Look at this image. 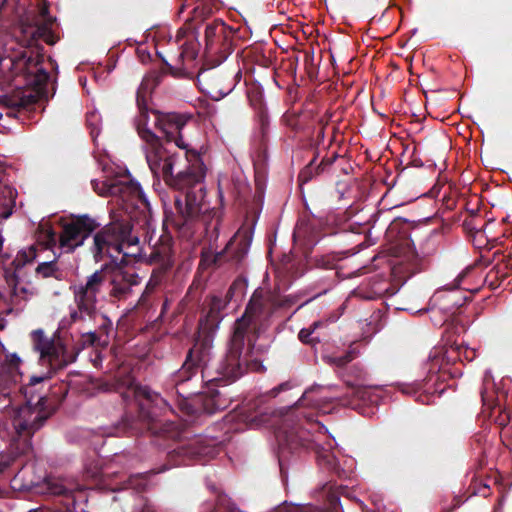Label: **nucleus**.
<instances>
[{
	"instance_id": "54",
	"label": "nucleus",
	"mask_w": 512,
	"mask_h": 512,
	"mask_svg": "<svg viewBox=\"0 0 512 512\" xmlns=\"http://www.w3.org/2000/svg\"><path fill=\"white\" fill-rule=\"evenodd\" d=\"M216 301H218V299L215 297L213 298V305L216 306Z\"/></svg>"
},
{
	"instance_id": "6",
	"label": "nucleus",
	"mask_w": 512,
	"mask_h": 512,
	"mask_svg": "<svg viewBox=\"0 0 512 512\" xmlns=\"http://www.w3.org/2000/svg\"><path fill=\"white\" fill-rule=\"evenodd\" d=\"M293 249L290 250V280L304 275L309 268V257L315 245L313 233L305 221L298 222L293 231Z\"/></svg>"
},
{
	"instance_id": "1",
	"label": "nucleus",
	"mask_w": 512,
	"mask_h": 512,
	"mask_svg": "<svg viewBox=\"0 0 512 512\" xmlns=\"http://www.w3.org/2000/svg\"><path fill=\"white\" fill-rule=\"evenodd\" d=\"M144 144L148 166L156 177H161L166 185L176 190H184L203 184L207 167L197 150H185L188 166L182 167V156L165 148L156 134H148Z\"/></svg>"
},
{
	"instance_id": "55",
	"label": "nucleus",
	"mask_w": 512,
	"mask_h": 512,
	"mask_svg": "<svg viewBox=\"0 0 512 512\" xmlns=\"http://www.w3.org/2000/svg\"><path fill=\"white\" fill-rule=\"evenodd\" d=\"M289 303H290V306H291L292 304H294V303H295V302L293 301L292 297H290Z\"/></svg>"
},
{
	"instance_id": "26",
	"label": "nucleus",
	"mask_w": 512,
	"mask_h": 512,
	"mask_svg": "<svg viewBox=\"0 0 512 512\" xmlns=\"http://www.w3.org/2000/svg\"><path fill=\"white\" fill-rule=\"evenodd\" d=\"M412 258L414 260L413 263L409 265H404L402 263H399L395 265L392 269V274L395 278H398V281H401V285L411 276H413L415 273L419 271V268L416 264V256L414 253H412Z\"/></svg>"
},
{
	"instance_id": "24",
	"label": "nucleus",
	"mask_w": 512,
	"mask_h": 512,
	"mask_svg": "<svg viewBox=\"0 0 512 512\" xmlns=\"http://www.w3.org/2000/svg\"><path fill=\"white\" fill-rule=\"evenodd\" d=\"M286 408L283 407L278 410H273L271 413H263L259 416V419L253 420L254 426L268 425L271 427H277L280 423L285 422Z\"/></svg>"
},
{
	"instance_id": "52",
	"label": "nucleus",
	"mask_w": 512,
	"mask_h": 512,
	"mask_svg": "<svg viewBox=\"0 0 512 512\" xmlns=\"http://www.w3.org/2000/svg\"><path fill=\"white\" fill-rule=\"evenodd\" d=\"M55 493H57V494H64L65 491L63 489H59V490L55 491Z\"/></svg>"
},
{
	"instance_id": "3",
	"label": "nucleus",
	"mask_w": 512,
	"mask_h": 512,
	"mask_svg": "<svg viewBox=\"0 0 512 512\" xmlns=\"http://www.w3.org/2000/svg\"><path fill=\"white\" fill-rule=\"evenodd\" d=\"M106 281L107 273L102 268L88 276L84 283L70 286L76 305V310L70 314L74 322L84 320L86 317L93 318L97 314L99 295Z\"/></svg>"
},
{
	"instance_id": "27",
	"label": "nucleus",
	"mask_w": 512,
	"mask_h": 512,
	"mask_svg": "<svg viewBox=\"0 0 512 512\" xmlns=\"http://www.w3.org/2000/svg\"><path fill=\"white\" fill-rule=\"evenodd\" d=\"M315 159L313 158L310 160V162L299 172L298 175V186L299 190L302 196V200L304 202V205H306L304 193H303V186L304 184L308 183L316 174L319 173L320 166L317 168H314Z\"/></svg>"
},
{
	"instance_id": "41",
	"label": "nucleus",
	"mask_w": 512,
	"mask_h": 512,
	"mask_svg": "<svg viewBox=\"0 0 512 512\" xmlns=\"http://www.w3.org/2000/svg\"><path fill=\"white\" fill-rule=\"evenodd\" d=\"M313 331L309 329H302L300 330L298 334V338L302 343L309 344L313 342V339L311 338V334Z\"/></svg>"
},
{
	"instance_id": "33",
	"label": "nucleus",
	"mask_w": 512,
	"mask_h": 512,
	"mask_svg": "<svg viewBox=\"0 0 512 512\" xmlns=\"http://www.w3.org/2000/svg\"><path fill=\"white\" fill-rule=\"evenodd\" d=\"M247 288V280L244 278H237L229 287L226 293V303L229 302L236 293L244 295Z\"/></svg>"
},
{
	"instance_id": "37",
	"label": "nucleus",
	"mask_w": 512,
	"mask_h": 512,
	"mask_svg": "<svg viewBox=\"0 0 512 512\" xmlns=\"http://www.w3.org/2000/svg\"><path fill=\"white\" fill-rule=\"evenodd\" d=\"M56 271H57V266H56L55 261H48V262L40 263L36 268L37 274L41 275L44 278L53 276Z\"/></svg>"
},
{
	"instance_id": "40",
	"label": "nucleus",
	"mask_w": 512,
	"mask_h": 512,
	"mask_svg": "<svg viewBox=\"0 0 512 512\" xmlns=\"http://www.w3.org/2000/svg\"><path fill=\"white\" fill-rule=\"evenodd\" d=\"M462 351L467 354L469 351L467 348H462L461 346H458V345H451L450 347V350H448L446 353H447V358L448 359H455L451 354L453 353H457V357L459 358L460 361H462V358H461V354H462ZM465 358L468 359V356L465 355Z\"/></svg>"
},
{
	"instance_id": "57",
	"label": "nucleus",
	"mask_w": 512,
	"mask_h": 512,
	"mask_svg": "<svg viewBox=\"0 0 512 512\" xmlns=\"http://www.w3.org/2000/svg\"><path fill=\"white\" fill-rule=\"evenodd\" d=\"M490 263H491V261H489V260H488V261H486V262H485V266H489V264H490Z\"/></svg>"
},
{
	"instance_id": "13",
	"label": "nucleus",
	"mask_w": 512,
	"mask_h": 512,
	"mask_svg": "<svg viewBox=\"0 0 512 512\" xmlns=\"http://www.w3.org/2000/svg\"><path fill=\"white\" fill-rule=\"evenodd\" d=\"M152 80L149 76H146L140 84L137 90L136 102L138 106V115L135 118V127L138 135L143 140L144 144L148 143V134H155L148 128L149 123V109L147 106V98L150 94Z\"/></svg>"
},
{
	"instance_id": "10",
	"label": "nucleus",
	"mask_w": 512,
	"mask_h": 512,
	"mask_svg": "<svg viewBox=\"0 0 512 512\" xmlns=\"http://www.w3.org/2000/svg\"><path fill=\"white\" fill-rule=\"evenodd\" d=\"M45 420L46 418L41 415L37 408L29 405H24L15 411L13 426L17 435L20 438H24L26 443L25 447L20 451L21 453H27L31 449L29 439L42 427Z\"/></svg>"
},
{
	"instance_id": "42",
	"label": "nucleus",
	"mask_w": 512,
	"mask_h": 512,
	"mask_svg": "<svg viewBox=\"0 0 512 512\" xmlns=\"http://www.w3.org/2000/svg\"><path fill=\"white\" fill-rule=\"evenodd\" d=\"M85 344L94 345L98 341L96 332H86L82 335Z\"/></svg>"
},
{
	"instance_id": "14",
	"label": "nucleus",
	"mask_w": 512,
	"mask_h": 512,
	"mask_svg": "<svg viewBox=\"0 0 512 512\" xmlns=\"http://www.w3.org/2000/svg\"><path fill=\"white\" fill-rule=\"evenodd\" d=\"M104 270L112 286L110 296L117 299L125 298L131 292V288L140 283V278L134 271L124 270L121 267Z\"/></svg>"
},
{
	"instance_id": "34",
	"label": "nucleus",
	"mask_w": 512,
	"mask_h": 512,
	"mask_svg": "<svg viewBox=\"0 0 512 512\" xmlns=\"http://www.w3.org/2000/svg\"><path fill=\"white\" fill-rule=\"evenodd\" d=\"M64 347L65 345L59 338L54 341L53 345L51 346V350L48 352L45 358L48 360L51 366H56V363L60 358V355L63 353Z\"/></svg>"
},
{
	"instance_id": "7",
	"label": "nucleus",
	"mask_w": 512,
	"mask_h": 512,
	"mask_svg": "<svg viewBox=\"0 0 512 512\" xmlns=\"http://www.w3.org/2000/svg\"><path fill=\"white\" fill-rule=\"evenodd\" d=\"M127 223V233L122 237L121 241V254L118 256V261L121 263H129L131 259L143 261L150 264H159L161 267H169L172 265L170 248L162 246L154 248L150 255L146 258L142 255V249L139 244L138 236L132 234V227Z\"/></svg>"
},
{
	"instance_id": "32",
	"label": "nucleus",
	"mask_w": 512,
	"mask_h": 512,
	"mask_svg": "<svg viewBox=\"0 0 512 512\" xmlns=\"http://www.w3.org/2000/svg\"><path fill=\"white\" fill-rule=\"evenodd\" d=\"M36 258V249L34 246H30L18 252L14 262L17 267H22L28 263H31Z\"/></svg>"
},
{
	"instance_id": "38",
	"label": "nucleus",
	"mask_w": 512,
	"mask_h": 512,
	"mask_svg": "<svg viewBox=\"0 0 512 512\" xmlns=\"http://www.w3.org/2000/svg\"><path fill=\"white\" fill-rule=\"evenodd\" d=\"M289 94H290V100L293 98V102H297V101L301 100V98L303 97V93L300 91L299 86H297L296 88L290 87ZM297 113H298V111H296L294 109V107L290 106V115L291 114L296 115Z\"/></svg>"
},
{
	"instance_id": "20",
	"label": "nucleus",
	"mask_w": 512,
	"mask_h": 512,
	"mask_svg": "<svg viewBox=\"0 0 512 512\" xmlns=\"http://www.w3.org/2000/svg\"><path fill=\"white\" fill-rule=\"evenodd\" d=\"M410 223L407 220L393 221L386 232L387 237L391 241H395L397 245L410 247L412 240L409 235Z\"/></svg>"
},
{
	"instance_id": "47",
	"label": "nucleus",
	"mask_w": 512,
	"mask_h": 512,
	"mask_svg": "<svg viewBox=\"0 0 512 512\" xmlns=\"http://www.w3.org/2000/svg\"><path fill=\"white\" fill-rule=\"evenodd\" d=\"M498 274H499V271H496V272L490 271L486 277V280H488L489 278H492V277H494V279H499ZM505 277H506V273H502L500 276V280L501 281L504 280Z\"/></svg>"
},
{
	"instance_id": "4",
	"label": "nucleus",
	"mask_w": 512,
	"mask_h": 512,
	"mask_svg": "<svg viewBox=\"0 0 512 512\" xmlns=\"http://www.w3.org/2000/svg\"><path fill=\"white\" fill-rule=\"evenodd\" d=\"M287 302L286 296L270 293L263 288H257L245 309L244 314L235 323L236 341L244 338L248 328L261 319L270 309L280 308Z\"/></svg>"
},
{
	"instance_id": "5",
	"label": "nucleus",
	"mask_w": 512,
	"mask_h": 512,
	"mask_svg": "<svg viewBox=\"0 0 512 512\" xmlns=\"http://www.w3.org/2000/svg\"><path fill=\"white\" fill-rule=\"evenodd\" d=\"M126 233V222H113L98 231L94 235V243L91 248L95 261L111 259L112 262H118L122 237H125Z\"/></svg>"
},
{
	"instance_id": "19",
	"label": "nucleus",
	"mask_w": 512,
	"mask_h": 512,
	"mask_svg": "<svg viewBox=\"0 0 512 512\" xmlns=\"http://www.w3.org/2000/svg\"><path fill=\"white\" fill-rule=\"evenodd\" d=\"M41 62L42 58L39 55L32 57L23 53L13 62V64L15 65L16 69H19L26 74H35L39 77V80H46L48 78V74L42 68Z\"/></svg>"
},
{
	"instance_id": "49",
	"label": "nucleus",
	"mask_w": 512,
	"mask_h": 512,
	"mask_svg": "<svg viewBox=\"0 0 512 512\" xmlns=\"http://www.w3.org/2000/svg\"><path fill=\"white\" fill-rule=\"evenodd\" d=\"M334 161V158L328 159V160H322L321 164L319 166H325V165H331ZM321 170H324V167H320Z\"/></svg>"
},
{
	"instance_id": "21",
	"label": "nucleus",
	"mask_w": 512,
	"mask_h": 512,
	"mask_svg": "<svg viewBox=\"0 0 512 512\" xmlns=\"http://www.w3.org/2000/svg\"><path fill=\"white\" fill-rule=\"evenodd\" d=\"M123 389L132 391L133 393H136L138 390V386L135 384L133 376L131 375L130 371H128L125 368L118 372L114 383H107L102 387L103 391L121 392L122 395L125 397V393L122 392Z\"/></svg>"
},
{
	"instance_id": "39",
	"label": "nucleus",
	"mask_w": 512,
	"mask_h": 512,
	"mask_svg": "<svg viewBox=\"0 0 512 512\" xmlns=\"http://www.w3.org/2000/svg\"><path fill=\"white\" fill-rule=\"evenodd\" d=\"M300 57H303L305 61H307L308 59V53L306 52H301V51H298V50H295V49H290V74L292 73V70H293V62H298L300 60Z\"/></svg>"
},
{
	"instance_id": "45",
	"label": "nucleus",
	"mask_w": 512,
	"mask_h": 512,
	"mask_svg": "<svg viewBox=\"0 0 512 512\" xmlns=\"http://www.w3.org/2000/svg\"><path fill=\"white\" fill-rule=\"evenodd\" d=\"M45 234H46V237H47V243L50 244V245H55L56 242H57V235H56V233L53 230L48 229V230H46Z\"/></svg>"
},
{
	"instance_id": "29",
	"label": "nucleus",
	"mask_w": 512,
	"mask_h": 512,
	"mask_svg": "<svg viewBox=\"0 0 512 512\" xmlns=\"http://www.w3.org/2000/svg\"><path fill=\"white\" fill-rule=\"evenodd\" d=\"M356 357V352L354 349H349L348 351L342 354H334L324 356V360L331 365H335L336 367H344L348 363H350Z\"/></svg>"
},
{
	"instance_id": "44",
	"label": "nucleus",
	"mask_w": 512,
	"mask_h": 512,
	"mask_svg": "<svg viewBox=\"0 0 512 512\" xmlns=\"http://www.w3.org/2000/svg\"><path fill=\"white\" fill-rule=\"evenodd\" d=\"M286 389H287V384L282 383L278 387H275L272 390H270L264 397L265 398H275L279 394V392L285 391Z\"/></svg>"
},
{
	"instance_id": "18",
	"label": "nucleus",
	"mask_w": 512,
	"mask_h": 512,
	"mask_svg": "<svg viewBox=\"0 0 512 512\" xmlns=\"http://www.w3.org/2000/svg\"><path fill=\"white\" fill-rule=\"evenodd\" d=\"M206 357V351L198 342L188 352L186 360L179 370V378L182 381L189 380L196 372Z\"/></svg>"
},
{
	"instance_id": "15",
	"label": "nucleus",
	"mask_w": 512,
	"mask_h": 512,
	"mask_svg": "<svg viewBox=\"0 0 512 512\" xmlns=\"http://www.w3.org/2000/svg\"><path fill=\"white\" fill-rule=\"evenodd\" d=\"M193 187H191L192 189ZM187 190H190L188 188ZM205 188L200 186L197 193L187 191L184 199H175V208L177 213L183 218L180 225H184L187 221L198 217L203 211Z\"/></svg>"
},
{
	"instance_id": "22",
	"label": "nucleus",
	"mask_w": 512,
	"mask_h": 512,
	"mask_svg": "<svg viewBox=\"0 0 512 512\" xmlns=\"http://www.w3.org/2000/svg\"><path fill=\"white\" fill-rule=\"evenodd\" d=\"M481 400L484 407L490 410L489 416H494V422L499 427L504 428L510 421V414L508 411L502 409L500 406L492 405L491 396L488 395L487 389L483 388L480 391Z\"/></svg>"
},
{
	"instance_id": "58",
	"label": "nucleus",
	"mask_w": 512,
	"mask_h": 512,
	"mask_svg": "<svg viewBox=\"0 0 512 512\" xmlns=\"http://www.w3.org/2000/svg\"><path fill=\"white\" fill-rule=\"evenodd\" d=\"M9 215H10V212H9V213H6V214L4 215V217H5V218H8V217H9Z\"/></svg>"
},
{
	"instance_id": "30",
	"label": "nucleus",
	"mask_w": 512,
	"mask_h": 512,
	"mask_svg": "<svg viewBox=\"0 0 512 512\" xmlns=\"http://www.w3.org/2000/svg\"><path fill=\"white\" fill-rule=\"evenodd\" d=\"M353 394L354 396L362 401L363 403H374L377 401V396L373 394V390L376 388L374 386H364L360 384H353Z\"/></svg>"
},
{
	"instance_id": "43",
	"label": "nucleus",
	"mask_w": 512,
	"mask_h": 512,
	"mask_svg": "<svg viewBox=\"0 0 512 512\" xmlns=\"http://www.w3.org/2000/svg\"><path fill=\"white\" fill-rule=\"evenodd\" d=\"M34 101L33 95L23 96L18 101H14L12 105L19 106V107H25L28 104L32 103Z\"/></svg>"
},
{
	"instance_id": "53",
	"label": "nucleus",
	"mask_w": 512,
	"mask_h": 512,
	"mask_svg": "<svg viewBox=\"0 0 512 512\" xmlns=\"http://www.w3.org/2000/svg\"><path fill=\"white\" fill-rule=\"evenodd\" d=\"M307 302H308V301H305V302H304V304H305V303H307ZM302 306H303V303L299 304V305H298V307L296 308V310H298V309H299V308H301Z\"/></svg>"
},
{
	"instance_id": "46",
	"label": "nucleus",
	"mask_w": 512,
	"mask_h": 512,
	"mask_svg": "<svg viewBox=\"0 0 512 512\" xmlns=\"http://www.w3.org/2000/svg\"><path fill=\"white\" fill-rule=\"evenodd\" d=\"M300 22L298 20H293V18L290 16V37L293 36V33L299 29Z\"/></svg>"
},
{
	"instance_id": "50",
	"label": "nucleus",
	"mask_w": 512,
	"mask_h": 512,
	"mask_svg": "<svg viewBox=\"0 0 512 512\" xmlns=\"http://www.w3.org/2000/svg\"><path fill=\"white\" fill-rule=\"evenodd\" d=\"M214 29L212 27L207 26L205 29V35L208 37L213 33Z\"/></svg>"
},
{
	"instance_id": "28",
	"label": "nucleus",
	"mask_w": 512,
	"mask_h": 512,
	"mask_svg": "<svg viewBox=\"0 0 512 512\" xmlns=\"http://www.w3.org/2000/svg\"><path fill=\"white\" fill-rule=\"evenodd\" d=\"M33 340L35 350L40 353L42 359H45L56 339H50L44 335L43 331L38 330L33 333Z\"/></svg>"
},
{
	"instance_id": "51",
	"label": "nucleus",
	"mask_w": 512,
	"mask_h": 512,
	"mask_svg": "<svg viewBox=\"0 0 512 512\" xmlns=\"http://www.w3.org/2000/svg\"><path fill=\"white\" fill-rule=\"evenodd\" d=\"M500 284H501V281H500V282H498V283L496 284V283H494V280H492V281H491V283H490V286H491L492 288H496V287H497V286H499Z\"/></svg>"
},
{
	"instance_id": "11",
	"label": "nucleus",
	"mask_w": 512,
	"mask_h": 512,
	"mask_svg": "<svg viewBox=\"0 0 512 512\" xmlns=\"http://www.w3.org/2000/svg\"><path fill=\"white\" fill-rule=\"evenodd\" d=\"M200 90L214 100H220L231 91V85L220 70L209 68L198 72Z\"/></svg>"
},
{
	"instance_id": "17",
	"label": "nucleus",
	"mask_w": 512,
	"mask_h": 512,
	"mask_svg": "<svg viewBox=\"0 0 512 512\" xmlns=\"http://www.w3.org/2000/svg\"><path fill=\"white\" fill-rule=\"evenodd\" d=\"M323 493L326 494V499L330 506V511H326L317 507H292V504L290 503V512H339L337 507L339 505L340 496L346 495L348 492L347 487L344 486H337L334 487L330 483H326L323 488Z\"/></svg>"
},
{
	"instance_id": "25",
	"label": "nucleus",
	"mask_w": 512,
	"mask_h": 512,
	"mask_svg": "<svg viewBox=\"0 0 512 512\" xmlns=\"http://www.w3.org/2000/svg\"><path fill=\"white\" fill-rule=\"evenodd\" d=\"M7 284L11 289V295L17 300H27L31 295L29 288L23 283L15 273L6 278Z\"/></svg>"
},
{
	"instance_id": "48",
	"label": "nucleus",
	"mask_w": 512,
	"mask_h": 512,
	"mask_svg": "<svg viewBox=\"0 0 512 512\" xmlns=\"http://www.w3.org/2000/svg\"><path fill=\"white\" fill-rule=\"evenodd\" d=\"M489 490H490L489 486L484 485L482 488L479 489L478 493L481 496L486 497L489 494Z\"/></svg>"
},
{
	"instance_id": "16",
	"label": "nucleus",
	"mask_w": 512,
	"mask_h": 512,
	"mask_svg": "<svg viewBox=\"0 0 512 512\" xmlns=\"http://www.w3.org/2000/svg\"><path fill=\"white\" fill-rule=\"evenodd\" d=\"M197 50L193 42H186L182 45L180 53L172 59L169 64L174 74L183 77H193L196 63Z\"/></svg>"
},
{
	"instance_id": "12",
	"label": "nucleus",
	"mask_w": 512,
	"mask_h": 512,
	"mask_svg": "<svg viewBox=\"0 0 512 512\" xmlns=\"http://www.w3.org/2000/svg\"><path fill=\"white\" fill-rule=\"evenodd\" d=\"M243 340L244 338L236 341L235 332L233 333L232 345L220 367L221 373L227 378L235 380L245 372L246 368L256 369L255 365H249L242 359Z\"/></svg>"
},
{
	"instance_id": "56",
	"label": "nucleus",
	"mask_w": 512,
	"mask_h": 512,
	"mask_svg": "<svg viewBox=\"0 0 512 512\" xmlns=\"http://www.w3.org/2000/svg\"><path fill=\"white\" fill-rule=\"evenodd\" d=\"M510 261H512V258H511V257H509L508 262H507V264H506V267H508V265H509Z\"/></svg>"
},
{
	"instance_id": "35",
	"label": "nucleus",
	"mask_w": 512,
	"mask_h": 512,
	"mask_svg": "<svg viewBox=\"0 0 512 512\" xmlns=\"http://www.w3.org/2000/svg\"><path fill=\"white\" fill-rule=\"evenodd\" d=\"M77 358V353L73 349H68L66 346L63 349V353L60 355L55 368H63L73 363Z\"/></svg>"
},
{
	"instance_id": "9",
	"label": "nucleus",
	"mask_w": 512,
	"mask_h": 512,
	"mask_svg": "<svg viewBox=\"0 0 512 512\" xmlns=\"http://www.w3.org/2000/svg\"><path fill=\"white\" fill-rule=\"evenodd\" d=\"M97 227L96 221L87 215L72 219L63 225L58 239L60 248L68 253L74 251Z\"/></svg>"
},
{
	"instance_id": "2",
	"label": "nucleus",
	"mask_w": 512,
	"mask_h": 512,
	"mask_svg": "<svg viewBox=\"0 0 512 512\" xmlns=\"http://www.w3.org/2000/svg\"><path fill=\"white\" fill-rule=\"evenodd\" d=\"M315 392L316 390L314 389L306 390L294 405H290V423L294 421V418H297L300 422V417H302L308 425H313L314 414L312 412L300 411L305 406H312L321 412H326L321 405L324 397L321 395L315 396ZM318 437L319 435H312L309 429L304 427L302 423H298L297 427L290 425V452L298 448L312 450L315 453L318 465L322 469L333 472L338 477H341L344 470L339 468L331 448L324 447L318 443Z\"/></svg>"
},
{
	"instance_id": "36",
	"label": "nucleus",
	"mask_w": 512,
	"mask_h": 512,
	"mask_svg": "<svg viewBox=\"0 0 512 512\" xmlns=\"http://www.w3.org/2000/svg\"><path fill=\"white\" fill-rule=\"evenodd\" d=\"M383 285L385 287H381V285H379L375 286L374 288L375 293H377L381 297L394 296L399 291L400 288L399 284H393L388 282H384Z\"/></svg>"
},
{
	"instance_id": "31",
	"label": "nucleus",
	"mask_w": 512,
	"mask_h": 512,
	"mask_svg": "<svg viewBox=\"0 0 512 512\" xmlns=\"http://www.w3.org/2000/svg\"><path fill=\"white\" fill-rule=\"evenodd\" d=\"M108 192L110 194H116L119 192V193H121L123 198L128 194H131L132 197H137V198H142V196H143L141 187L139 185H134V184L112 185L109 188Z\"/></svg>"
},
{
	"instance_id": "8",
	"label": "nucleus",
	"mask_w": 512,
	"mask_h": 512,
	"mask_svg": "<svg viewBox=\"0 0 512 512\" xmlns=\"http://www.w3.org/2000/svg\"><path fill=\"white\" fill-rule=\"evenodd\" d=\"M156 115V127L164 134L167 142H174L183 150H196L193 140L185 134L192 118L190 115L175 112H157Z\"/></svg>"
},
{
	"instance_id": "23",
	"label": "nucleus",
	"mask_w": 512,
	"mask_h": 512,
	"mask_svg": "<svg viewBox=\"0 0 512 512\" xmlns=\"http://www.w3.org/2000/svg\"><path fill=\"white\" fill-rule=\"evenodd\" d=\"M429 359L431 360L432 364L429 368V372L431 373V375L427 378H425L424 380H422L421 382H416L413 384V391H418V390H423L424 392H427V393H442L444 391V388H438V387H435L434 389H432V387L429 385L430 382H433V385L436 384L438 382V380L441 378V376L437 373H434L432 372V369L434 368V362L436 361V365L438 364L439 362V359H438V352H434V354H430L429 355Z\"/></svg>"
}]
</instances>
